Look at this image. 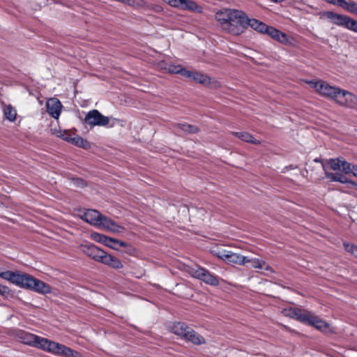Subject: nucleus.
Here are the masks:
<instances>
[{"label":"nucleus","mask_w":357,"mask_h":357,"mask_svg":"<svg viewBox=\"0 0 357 357\" xmlns=\"http://www.w3.org/2000/svg\"><path fill=\"white\" fill-rule=\"evenodd\" d=\"M215 19L225 32L239 36L246 30L248 15L241 10L225 8L215 14Z\"/></svg>","instance_id":"nucleus-1"},{"label":"nucleus","mask_w":357,"mask_h":357,"mask_svg":"<svg viewBox=\"0 0 357 357\" xmlns=\"http://www.w3.org/2000/svg\"><path fill=\"white\" fill-rule=\"evenodd\" d=\"M306 82L319 95L334 100L341 106L348 108H354L357 106V96L348 91L331 86L323 80H310Z\"/></svg>","instance_id":"nucleus-2"},{"label":"nucleus","mask_w":357,"mask_h":357,"mask_svg":"<svg viewBox=\"0 0 357 357\" xmlns=\"http://www.w3.org/2000/svg\"><path fill=\"white\" fill-rule=\"evenodd\" d=\"M321 18L326 19L333 24L357 33V21L347 15L337 14L333 11H324L321 13Z\"/></svg>","instance_id":"nucleus-3"},{"label":"nucleus","mask_w":357,"mask_h":357,"mask_svg":"<svg viewBox=\"0 0 357 357\" xmlns=\"http://www.w3.org/2000/svg\"><path fill=\"white\" fill-rule=\"evenodd\" d=\"M15 336L24 344L36 347L42 350H44L47 340V338L40 337L23 330H16Z\"/></svg>","instance_id":"nucleus-4"},{"label":"nucleus","mask_w":357,"mask_h":357,"mask_svg":"<svg viewBox=\"0 0 357 357\" xmlns=\"http://www.w3.org/2000/svg\"><path fill=\"white\" fill-rule=\"evenodd\" d=\"M43 351L61 356L62 357H82L79 352L73 350L64 344H59L48 339L47 340Z\"/></svg>","instance_id":"nucleus-5"},{"label":"nucleus","mask_w":357,"mask_h":357,"mask_svg":"<svg viewBox=\"0 0 357 357\" xmlns=\"http://www.w3.org/2000/svg\"><path fill=\"white\" fill-rule=\"evenodd\" d=\"M189 272L193 278L200 280L207 284L217 287L220 284L219 278L203 267L191 268Z\"/></svg>","instance_id":"nucleus-6"},{"label":"nucleus","mask_w":357,"mask_h":357,"mask_svg":"<svg viewBox=\"0 0 357 357\" xmlns=\"http://www.w3.org/2000/svg\"><path fill=\"white\" fill-rule=\"evenodd\" d=\"M84 122L92 127L96 126H105L109 123V117L102 115L98 110L92 109L86 114Z\"/></svg>","instance_id":"nucleus-7"},{"label":"nucleus","mask_w":357,"mask_h":357,"mask_svg":"<svg viewBox=\"0 0 357 357\" xmlns=\"http://www.w3.org/2000/svg\"><path fill=\"white\" fill-rule=\"evenodd\" d=\"M185 77L204 86H217L218 85V81L214 78L196 71L188 70V72H185Z\"/></svg>","instance_id":"nucleus-8"},{"label":"nucleus","mask_w":357,"mask_h":357,"mask_svg":"<svg viewBox=\"0 0 357 357\" xmlns=\"http://www.w3.org/2000/svg\"><path fill=\"white\" fill-rule=\"evenodd\" d=\"M9 282L18 287L29 289L31 282H33V276L26 273L12 271Z\"/></svg>","instance_id":"nucleus-9"},{"label":"nucleus","mask_w":357,"mask_h":357,"mask_svg":"<svg viewBox=\"0 0 357 357\" xmlns=\"http://www.w3.org/2000/svg\"><path fill=\"white\" fill-rule=\"evenodd\" d=\"M282 313L287 317L295 319L298 321L306 324L310 312L298 307H287L283 310Z\"/></svg>","instance_id":"nucleus-10"},{"label":"nucleus","mask_w":357,"mask_h":357,"mask_svg":"<svg viewBox=\"0 0 357 357\" xmlns=\"http://www.w3.org/2000/svg\"><path fill=\"white\" fill-rule=\"evenodd\" d=\"M217 257L227 263L238 264V265H245V257L242 256L241 255L232 252L229 250H222L219 251L216 254Z\"/></svg>","instance_id":"nucleus-11"},{"label":"nucleus","mask_w":357,"mask_h":357,"mask_svg":"<svg viewBox=\"0 0 357 357\" xmlns=\"http://www.w3.org/2000/svg\"><path fill=\"white\" fill-rule=\"evenodd\" d=\"M98 227H101L108 231L114 233L120 234L123 232L126 229L123 226L118 224L111 218L102 214Z\"/></svg>","instance_id":"nucleus-12"},{"label":"nucleus","mask_w":357,"mask_h":357,"mask_svg":"<svg viewBox=\"0 0 357 357\" xmlns=\"http://www.w3.org/2000/svg\"><path fill=\"white\" fill-rule=\"evenodd\" d=\"M80 249L83 253L86 255L91 259L102 262V260L105 256V252L94 245H81Z\"/></svg>","instance_id":"nucleus-13"},{"label":"nucleus","mask_w":357,"mask_h":357,"mask_svg":"<svg viewBox=\"0 0 357 357\" xmlns=\"http://www.w3.org/2000/svg\"><path fill=\"white\" fill-rule=\"evenodd\" d=\"M47 112L54 119H58L60 116L62 105L56 98H50L46 103Z\"/></svg>","instance_id":"nucleus-14"},{"label":"nucleus","mask_w":357,"mask_h":357,"mask_svg":"<svg viewBox=\"0 0 357 357\" xmlns=\"http://www.w3.org/2000/svg\"><path fill=\"white\" fill-rule=\"evenodd\" d=\"M101 215L102 214L97 210L88 209L83 213L81 218L87 223L98 227Z\"/></svg>","instance_id":"nucleus-15"},{"label":"nucleus","mask_w":357,"mask_h":357,"mask_svg":"<svg viewBox=\"0 0 357 357\" xmlns=\"http://www.w3.org/2000/svg\"><path fill=\"white\" fill-rule=\"evenodd\" d=\"M263 33L267 34L273 39L282 43H285L287 41V37L284 33L271 26L266 25Z\"/></svg>","instance_id":"nucleus-16"},{"label":"nucleus","mask_w":357,"mask_h":357,"mask_svg":"<svg viewBox=\"0 0 357 357\" xmlns=\"http://www.w3.org/2000/svg\"><path fill=\"white\" fill-rule=\"evenodd\" d=\"M173 129L179 135L181 134H194L199 131L198 127L186 123H174L172 125Z\"/></svg>","instance_id":"nucleus-17"},{"label":"nucleus","mask_w":357,"mask_h":357,"mask_svg":"<svg viewBox=\"0 0 357 357\" xmlns=\"http://www.w3.org/2000/svg\"><path fill=\"white\" fill-rule=\"evenodd\" d=\"M29 289L41 294H46L51 292V287L43 281L33 277V282Z\"/></svg>","instance_id":"nucleus-18"},{"label":"nucleus","mask_w":357,"mask_h":357,"mask_svg":"<svg viewBox=\"0 0 357 357\" xmlns=\"http://www.w3.org/2000/svg\"><path fill=\"white\" fill-rule=\"evenodd\" d=\"M183 340L190 342L194 344L200 345L205 343V339L203 336L197 333L190 327L185 333Z\"/></svg>","instance_id":"nucleus-19"},{"label":"nucleus","mask_w":357,"mask_h":357,"mask_svg":"<svg viewBox=\"0 0 357 357\" xmlns=\"http://www.w3.org/2000/svg\"><path fill=\"white\" fill-rule=\"evenodd\" d=\"M308 326H312L319 331L326 330L329 327V324L321 320L319 317L314 316L311 312L306 323Z\"/></svg>","instance_id":"nucleus-20"},{"label":"nucleus","mask_w":357,"mask_h":357,"mask_svg":"<svg viewBox=\"0 0 357 357\" xmlns=\"http://www.w3.org/2000/svg\"><path fill=\"white\" fill-rule=\"evenodd\" d=\"M189 328L184 322H175L169 327V330L172 333L183 339Z\"/></svg>","instance_id":"nucleus-21"},{"label":"nucleus","mask_w":357,"mask_h":357,"mask_svg":"<svg viewBox=\"0 0 357 357\" xmlns=\"http://www.w3.org/2000/svg\"><path fill=\"white\" fill-rule=\"evenodd\" d=\"M101 263L116 269L123 268V264L119 259L112 255H108L106 252Z\"/></svg>","instance_id":"nucleus-22"},{"label":"nucleus","mask_w":357,"mask_h":357,"mask_svg":"<svg viewBox=\"0 0 357 357\" xmlns=\"http://www.w3.org/2000/svg\"><path fill=\"white\" fill-rule=\"evenodd\" d=\"M181 10H188L195 13H202L203 12L202 7L192 0H183Z\"/></svg>","instance_id":"nucleus-23"},{"label":"nucleus","mask_w":357,"mask_h":357,"mask_svg":"<svg viewBox=\"0 0 357 357\" xmlns=\"http://www.w3.org/2000/svg\"><path fill=\"white\" fill-rule=\"evenodd\" d=\"M267 24H266L265 23L257 20V19H255V18H252V19H250L248 17V22H247V24H246V29L248 27V26H250L252 29H254L255 31L259 32V33H263L264 31V29L266 28Z\"/></svg>","instance_id":"nucleus-24"},{"label":"nucleus","mask_w":357,"mask_h":357,"mask_svg":"<svg viewBox=\"0 0 357 357\" xmlns=\"http://www.w3.org/2000/svg\"><path fill=\"white\" fill-rule=\"evenodd\" d=\"M232 135L245 142H249L253 144H260V141L255 139L252 135L246 132H232Z\"/></svg>","instance_id":"nucleus-25"},{"label":"nucleus","mask_w":357,"mask_h":357,"mask_svg":"<svg viewBox=\"0 0 357 357\" xmlns=\"http://www.w3.org/2000/svg\"><path fill=\"white\" fill-rule=\"evenodd\" d=\"M266 262L264 260L257 258L250 259L245 257V265L248 266L249 268H263Z\"/></svg>","instance_id":"nucleus-26"},{"label":"nucleus","mask_w":357,"mask_h":357,"mask_svg":"<svg viewBox=\"0 0 357 357\" xmlns=\"http://www.w3.org/2000/svg\"><path fill=\"white\" fill-rule=\"evenodd\" d=\"M5 118L10 122H14L17 116L16 109L10 105H6L3 109Z\"/></svg>","instance_id":"nucleus-27"},{"label":"nucleus","mask_w":357,"mask_h":357,"mask_svg":"<svg viewBox=\"0 0 357 357\" xmlns=\"http://www.w3.org/2000/svg\"><path fill=\"white\" fill-rule=\"evenodd\" d=\"M70 143L73 144L83 149H88L90 147V144L86 139H83L79 135H75L72 137Z\"/></svg>","instance_id":"nucleus-28"},{"label":"nucleus","mask_w":357,"mask_h":357,"mask_svg":"<svg viewBox=\"0 0 357 357\" xmlns=\"http://www.w3.org/2000/svg\"><path fill=\"white\" fill-rule=\"evenodd\" d=\"M341 8L351 13L357 15V3L354 1H346L343 0Z\"/></svg>","instance_id":"nucleus-29"},{"label":"nucleus","mask_w":357,"mask_h":357,"mask_svg":"<svg viewBox=\"0 0 357 357\" xmlns=\"http://www.w3.org/2000/svg\"><path fill=\"white\" fill-rule=\"evenodd\" d=\"M168 70L170 73L179 74L185 77V72H188V70L183 68L181 65H169Z\"/></svg>","instance_id":"nucleus-30"},{"label":"nucleus","mask_w":357,"mask_h":357,"mask_svg":"<svg viewBox=\"0 0 357 357\" xmlns=\"http://www.w3.org/2000/svg\"><path fill=\"white\" fill-rule=\"evenodd\" d=\"M54 134L62 139L70 142L72 139V135L68 130H54Z\"/></svg>","instance_id":"nucleus-31"},{"label":"nucleus","mask_w":357,"mask_h":357,"mask_svg":"<svg viewBox=\"0 0 357 357\" xmlns=\"http://www.w3.org/2000/svg\"><path fill=\"white\" fill-rule=\"evenodd\" d=\"M342 158H331L326 162V165H330L331 168L334 170H340L341 168Z\"/></svg>","instance_id":"nucleus-32"},{"label":"nucleus","mask_w":357,"mask_h":357,"mask_svg":"<svg viewBox=\"0 0 357 357\" xmlns=\"http://www.w3.org/2000/svg\"><path fill=\"white\" fill-rule=\"evenodd\" d=\"M338 182L344 184H347L351 188H357V183L351 180L348 179L342 174H340Z\"/></svg>","instance_id":"nucleus-33"},{"label":"nucleus","mask_w":357,"mask_h":357,"mask_svg":"<svg viewBox=\"0 0 357 357\" xmlns=\"http://www.w3.org/2000/svg\"><path fill=\"white\" fill-rule=\"evenodd\" d=\"M324 174H325V176L328 179H329L330 181H335V182H338L340 176L341 174L340 173L329 172L326 170L324 172Z\"/></svg>","instance_id":"nucleus-34"},{"label":"nucleus","mask_w":357,"mask_h":357,"mask_svg":"<svg viewBox=\"0 0 357 357\" xmlns=\"http://www.w3.org/2000/svg\"><path fill=\"white\" fill-rule=\"evenodd\" d=\"M352 166L353 165H351V163L348 162L345 160L342 159L341 167L345 174H349L351 172L353 173Z\"/></svg>","instance_id":"nucleus-35"},{"label":"nucleus","mask_w":357,"mask_h":357,"mask_svg":"<svg viewBox=\"0 0 357 357\" xmlns=\"http://www.w3.org/2000/svg\"><path fill=\"white\" fill-rule=\"evenodd\" d=\"M71 183L78 188H84L86 186V182L81 178H73L71 179Z\"/></svg>","instance_id":"nucleus-36"},{"label":"nucleus","mask_w":357,"mask_h":357,"mask_svg":"<svg viewBox=\"0 0 357 357\" xmlns=\"http://www.w3.org/2000/svg\"><path fill=\"white\" fill-rule=\"evenodd\" d=\"M92 236L96 241L103 243L104 245L105 244L107 241H109L107 239L108 236L103 234H100L98 233H93L92 234Z\"/></svg>","instance_id":"nucleus-37"},{"label":"nucleus","mask_w":357,"mask_h":357,"mask_svg":"<svg viewBox=\"0 0 357 357\" xmlns=\"http://www.w3.org/2000/svg\"><path fill=\"white\" fill-rule=\"evenodd\" d=\"M165 3L172 7L181 10L183 0H163Z\"/></svg>","instance_id":"nucleus-38"},{"label":"nucleus","mask_w":357,"mask_h":357,"mask_svg":"<svg viewBox=\"0 0 357 357\" xmlns=\"http://www.w3.org/2000/svg\"><path fill=\"white\" fill-rule=\"evenodd\" d=\"M345 250L357 257V246L354 244L344 243Z\"/></svg>","instance_id":"nucleus-39"},{"label":"nucleus","mask_w":357,"mask_h":357,"mask_svg":"<svg viewBox=\"0 0 357 357\" xmlns=\"http://www.w3.org/2000/svg\"><path fill=\"white\" fill-rule=\"evenodd\" d=\"M108 240L109 241H107L106 243H105V245L107 246V247H109L112 249H114V250H119V248L117 246V244H118V240L117 239H114V238H110V237H108L107 238Z\"/></svg>","instance_id":"nucleus-40"},{"label":"nucleus","mask_w":357,"mask_h":357,"mask_svg":"<svg viewBox=\"0 0 357 357\" xmlns=\"http://www.w3.org/2000/svg\"><path fill=\"white\" fill-rule=\"evenodd\" d=\"M10 293V289L4 285L0 284V295L3 296H8Z\"/></svg>","instance_id":"nucleus-41"},{"label":"nucleus","mask_w":357,"mask_h":357,"mask_svg":"<svg viewBox=\"0 0 357 357\" xmlns=\"http://www.w3.org/2000/svg\"><path fill=\"white\" fill-rule=\"evenodd\" d=\"M11 272L12 271H0V277L2 279L9 281V279H10V277L11 275Z\"/></svg>","instance_id":"nucleus-42"},{"label":"nucleus","mask_w":357,"mask_h":357,"mask_svg":"<svg viewBox=\"0 0 357 357\" xmlns=\"http://www.w3.org/2000/svg\"><path fill=\"white\" fill-rule=\"evenodd\" d=\"M125 248H126V250H124V252L128 253V254H129V255H134L135 253V252H136L135 248L133 246H132L131 245H129V244Z\"/></svg>","instance_id":"nucleus-43"},{"label":"nucleus","mask_w":357,"mask_h":357,"mask_svg":"<svg viewBox=\"0 0 357 357\" xmlns=\"http://www.w3.org/2000/svg\"><path fill=\"white\" fill-rule=\"evenodd\" d=\"M328 3L333 4V5H337L340 7H341L342 2L343 0H325Z\"/></svg>","instance_id":"nucleus-44"},{"label":"nucleus","mask_w":357,"mask_h":357,"mask_svg":"<svg viewBox=\"0 0 357 357\" xmlns=\"http://www.w3.org/2000/svg\"><path fill=\"white\" fill-rule=\"evenodd\" d=\"M314 162H320L322 164V167H323V169L324 170V172L326 170V163H325L324 162V160L320 158H317L315 159H314Z\"/></svg>","instance_id":"nucleus-45"},{"label":"nucleus","mask_w":357,"mask_h":357,"mask_svg":"<svg viewBox=\"0 0 357 357\" xmlns=\"http://www.w3.org/2000/svg\"><path fill=\"white\" fill-rule=\"evenodd\" d=\"M128 245V244L127 243L118 240L117 246L119 248L120 247L126 248Z\"/></svg>","instance_id":"nucleus-46"},{"label":"nucleus","mask_w":357,"mask_h":357,"mask_svg":"<svg viewBox=\"0 0 357 357\" xmlns=\"http://www.w3.org/2000/svg\"><path fill=\"white\" fill-rule=\"evenodd\" d=\"M153 10L155 12H161V11H162V8L159 5H155L153 8Z\"/></svg>","instance_id":"nucleus-47"},{"label":"nucleus","mask_w":357,"mask_h":357,"mask_svg":"<svg viewBox=\"0 0 357 357\" xmlns=\"http://www.w3.org/2000/svg\"><path fill=\"white\" fill-rule=\"evenodd\" d=\"M352 169L354 176L357 177V165H353Z\"/></svg>","instance_id":"nucleus-48"},{"label":"nucleus","mask_w":357,"mask_h":357,"mask_svg":"<svg viewBox=\"0 0 357 357\" xmlns=\"http://www.w3.org/2000/svg\"><path fill=\"white\" fill-rule=\"evenodd\" d=\"M265 270L268 271L271 273H273L274 272L273 268L270 266H268V265L266 266V267L265 268Z\"/></svg>","instance_id":"nucleus-49"},{"label":"nucleus","mask_w":357,"mask_h":357,"mask_svg":"<svg viewBox=\"0 0 357 357\" xmlns=\"http://www.w3.org/2000/svg\"><path fill=\"white\" fill-rule=\"evenodd\" d=\"M271 1L275 2V3H280L283 1L284 0H270Z\"/></svg>","instance_id":"nucleus-50"}]
</instances>
